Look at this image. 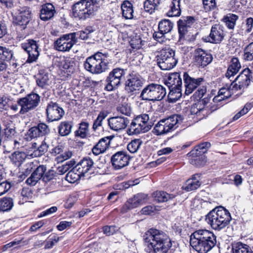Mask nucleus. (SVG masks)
<instances>
[{
    "instance_id": "obj_52",
    "label": "nucleus",
    "mask_w": 253,
    "mask_h": 253,
    "mask_svg": "<svg viewBox=\"0 0 253 253\" xmlns=\"http://www.w3.org/2000/svg\"><path fill=\"white\" fill-rule=\"evenodd\" d=\"M244 58L247 61L253 60V42L250 43L245 49Z\"/></svg>"
},
{
    "instance_id": "obj_17",
    "label": "nucleus",
    "mask_w": 253,
    "mask_h": 253,
    "mask_svg": "<svg viewBox=\"0 0 253 253\" xmlns=\"http://www.w3.org/2000/svg\"><path fill=\"white\" fill-rule=\"evenodd\" d=\"M22 48L28 54L27 62L32 63L35 61L39 56V46L36 41L28 40L21 44Z\"/></svg>"
},
{
    "instance_id": "obj_26",
    "label": "nucleus",
    "mask_w": 253,
    "mask_h": 253,
    "mask_svg": "<svg viewBox=\"0 0 253 253\" xmlns=\"http://www.w3.org/2000/svg\"><path fill=\"white\" fill-rule=\"evenodd\" d=\"M55 13V8L52 4H44L42 5L40 10V18L44 21H48L53 17Z\"/></svg>"
},
{
    "instance_id": "obj_43",
    "label": "nucleus",
    "mask_w": 253,
    "mask_h": 253,
    "mask_svg": "<svg viewBox=\"0 0 253 253\" xmlns=\"http://www.w3.org/2000/svg\"><path fill=\"white\" fill-rule=\"evenodd\" d=\"M161 0H146L144 2V8L146 12L153 13L160 3Z\"/></svg>"
},
{
    "instance_id": "obj_60",
    "label": "nucleus",
    "mask_w": 253,
    "mask_h": 253,
    "mask_svg": "<svg viewBox=\"0 0 253 253\" xmlns=\"http://www.w3.org/2000/svg\"><path fill=\"white\" fill-rule=\"evenodd\" d=\"M165 34H166L164 33H162V32L159 30L158 32H155L154 33L153 37L154 40L157 41L158 42L160 43H163L166 40L165 37Z\"/></svg>"
},
{
    "instance_id": "obj_34",
    "label": "nucleus",
    "mask_w": 253,
    "mask_h": 253,
    "mask_svg": "<svg viewBox=\"0 0 253 253\" xmlns=\"http://www.w3.org/2000/svg\"><path fill=\"white\" fill-rule=\"evenodd\" d=\"M73 124L72 122L65 121L61 122L58 126L59 134L61 136H68L72 131Z\"/></svg>"
},
{
    "instance_id": "obj_61",
    "label": "nucleus",
    "mask_w": 253,
    "mask_h": 253,
    "mask_svg": "<svg viewBox=\"0 0 253 253\" xmlns=\"http://www.w3.org/2000/svg\"><path fill=\"white\" fill-rule=\"evenodd\" d=\"M28 134L32 139L41 136L36 126L32 127L29 129Z\"/></svg>"
},
{
    "instance_id": "obj_54",
    "label": "nucleus",
    "mask_w": 253,
    "mask_h": 253,
    "mask_svg": "<svg viewBox=\"0 0 253 253\" xmlns=\"http://www.w3.org/2000/svg\"><path fill=\"white\" fill-rule=\"evenodd\" d=\"M117 110L118 112L126 115V116H130L131 114V108L127 104H123L117 107Z\"/></svg>"
},
{
    "instance_id": "obj_35",
    "label": "nucleus",
    "mask_w": 253,
    "mask_h": 253,
    "mask_svg": "<svg viewBox=\"0 0 253 253\" xmlns=\"http://www.w3.org/2000/svg\"><path fill=\"white\" fill-rule=\"evenodd\" d=\"M108 147V138H103L92 148V152L96 156L104 152Z\"/></svg>"
},
{
    "instance_id": "obj_19",
    "label": "nucleus",
    "mask_w": 253,
    "mask_h": 253,
    "mask_svg": "<svg viewBox=\"0 0 253 253\" xmlns=\"http://www.w3.org/2000/svg\"><path fill=\"white\" fill-rule=\"evenodd\" d=\"M194 59L197 66L204 68L212 61V56L208 51L202 48H197L194 51Z\"/></svg>"
},
{
    "instance_id": "obj_36",
    "label": "nucleus",
    "mask_w": 253,
    "mask_h": 253,
    "mask_svg": "<svg viewBox=\"0 0 253 253\" xmlns=\"http://www.w3.org/2000/svg\"><path fill=\"white\" fill-rule=\"evenodd\" d=\"M134 119L145 132L149 131L151 129L152 126L149 122V117L148 115L143 114L137 116Z\"/></svg>"
},
{
    "instance_id": "obj_21",
    "label": "nucleus",
    "mask_w": 253,
    "mask_h": 253,
    "mask_svg": "<svg viewBox=\"0 0 253 253\" xmlns=\"http://www.w3.org/2000/svg\"><path fill=\"white\" fill-rule=\"evenodd\" d=\"M129 120L127 117L117 116L108 119V124L110 128L116 131H119L125 129Z\"/></svg>"
},
{
    "instance_id": "obj_4",
    "label": "nucleus",
    "mask_w": 253,
    "mask_h": 253,
    "mask_svg": "<svg viewBox=\"0 0 253 253\" xmlns=\"http://www.w3.org/2000/svg\"><path fill=\"white\" fill-rule=\"evenodd\" d=\"M205 219L212 229L220 231L229 224L231 217L229 211L220 206L210 211Z\"/></svg>"
},
{
    "instance_id": "obj_56",
    "label": "nucleus",
    "mask_w": 253,
    "mask_h": 253,
    "mask_svg": "<svg viewBox=\"0 0 253 253\" xmlns=\"http://www.w3.org/2000/svg\"><path fill=\"white\" fill-rule=\"evenodd\" d=\"M60 240V237L55 235H51L48 238V240L46 241V244L44 247L45 249H49L52 248L56 243L58 242Z\"/></svg>"
},
{
    "instance_id": "obj_24",
    "label": "nucleus",
    "mask_w": 253,
    "mask_h": 253,
    "mask_svg": "<svg viewBox=\"0 0 253 253\" xmlns=\"http://www.w3.org/2000/svg\"><path fill=\"white\" fill-rule=\"evenodd\" d=\"M31 17V12L30 8L27 7H22L19 10L18 14L16 17V23L24 29L29 23Z\"/></svg>"
},
{
    "instance_id": "obj_5",
    "label": "nucleus",
    "mask_w": 253,
    "mask_h": 253,
    "mask_svg": "<svg viewBox=\"0 0 253 253\" xmlns=\"http://www.w3.org/2000/svg\"><path fill=\"white\" fill-rule=\"evenodd\" d=\"M73 16L81 20L93 17L98 10L97 3L93 0H81L72 7Z\"/></svg>"
},
{
    "instance_id": "obj_51",
    "label": "nucleus",
    "mask_w": 253,
    "mask_h": 253,
    "mask_svg": "<svg viewBox=\"0 0 253 253\" xmlns=\"http://www.w3.org/2000/svg\"><path fill=\"white\" fill-rule=\"evenodd\" d=\"M107 116V114L105 112L102 111L100 112L93 124L92 128L94 130H96L98 127L102 126V121Z\"/></svg>"
},
{
    "instance_id": "obj_30",
    "label": "nucleus",
    "mask_w": 253,
    "mask_h": 253,
    "mask_svg": "<svg viewBox=\"0 0 253 253\" xmlns=\"http://www.w3.org/2000/svg\"><path fill=\"white\" fill-rule=\"evenodd\" d=\"M12 55V52L9 49L0 46V71L6 69V65L4 61L10 60Z\"/></svg>"
},
{
    "instance_id": "obj_16",
    "label": "nucleus",
    "mask_w": 253,
    "mask_h": 253,
    "mask_svg": "<svg viewBox=\"0 0 253 253\" xmlns=\"http://www.w3.org/2000/svg\"><path fill=\"white\" fill-rule=\"evenodd\" d=\"M211 147V143L208 142H205L197 146L195 149L191 150L187 154V155L192 157L195 162V164L197 166L202 165L205 162V156L203 154L206 153L207 149ZM193 162V161H192Z\"/></svg>"
},
{
    "instance_id": "obj_18",
    "label": "nucleus",
    "mask_w": 253,
    "mask_h": 253,
    "mask_svg": "<svg viewBox=\"0 0 253 253\" xmlns=\"http://www.w3.org/2000/svg\"><path fill=\"white\" fill-rule=\"evenodd\" d=\"M129 156L125 151H118L111 157V162L114 169H120L129 164Z\"/></svg>"
},
{
    "instance_id": "obj_14",
    "label": "nucleus",
    "mask_w": 253,
    "mask_h": 253,
    "mask_svg": "<svg viewBox=\"0 0 253 253\" xmlns=\"http://www.w3.org/2000/svg\"><path fill=\"white\" fill-rule=\"evenodd\" d=\"M143 80L138 74L132 73L127 77L125 83V90L132 94L139 90L143 84Z\"/></svg>"
},
{
    "instance_id": "obj_64",
    "label": "nucleus",
    "mask_w": 253,
    "mask_h": 253,
    "mask_svg": "<svg viewBox=\"0 0 253 253\" xmlns=\"http://www.w3.org/2000/svg\"><path fill=\"white\" fill-rule=\"evenodd\" d=\"M243 27H245L246 28V31L251 32L253 27V18L252 17L248 18L246 20V24H243Z\"/></svg>"
},
{
    "instance_id": "obj_15",
    "label": "nucleus",
    "mask_w": 253,
    "mask_h": 253,
    "mask_svg": "<svg viewBox=\"0 0 253 253\" xmlns=\"http://www.w3.org/2000/svg\"><path fill=\"white\" fill-rule=\"evenodd\" d=\"M46 120L48 123L60 120L65 114L63 109L55 102H49L46 109Z\"/></svg>"
},
{
    "instance_id": "obj_8",
    "label": "nucleus",
    "mask_w": 253,
    "mask_h": 253,
    "mask_svg": "<svg viewBox=\"0 0 253 253\" xmlns=\"http://www.w3.org/2000/svg\"><path fill=\"white\" fill-rule=\"evenodd\" d=\"M166 93V88L163 86L151 83L144 87L140 93V98L145 101H160L164 98Z\"/></svg>"
},
{
    "instance_id": "obj_55",
    "label": "nucleus",
    "mask_w": 253,
    "mask_h": 253,
    "mask_svg": "<svg viewBox=\"0 0 253 253\" xmlns=\"http://www.w3.org/2000/svg\"><path fill=\"white\" fill-rule=\"evenodd\" d=\"M204 10L207 12L213 10L216 6L215 0H202Z\"/></svg>"
},
{
    "instance_id": "obj_31",
    "label": "nucleus",
    "mask_w": 253,
    "mask_h": 253,
    "mask_svg": "<svg viewBox=\"0 0 253 253\" xmlns=\"http://www.w3.org/2000/svg\"><path fill=\"white\" fill-rule=\"evenodd\" d=\"M194 18L192 17H182L177 22L178 31L180 35L185 34L187 27H190L194 22Z\"/></svg>"
},
{
    "instance_id": "obj_59",
    "label": "nucleus",
    "mask_w": 253,
    "mask_h": 253,
    "mask_svg": "<svg viewBox=\"0 0 253 253\" xmlns=\"http://www.w3.org/2000/svg\"><path fill=\"white\" fill-rule=\"evenodd\" d=\"M118 229L119 228L116 226H105L103 228V231L106 235L110 236L114 234Z\"/></svg>"
},
{
    "instance_id": "obj_57",
    "label": "nucleus",
    "mask_w": 253,
    "mask_h": 253,
    "mask_svg": "<svg viewBox=\"0 0 253 253\" xmlns=\"http://www.w3.org/2000/svg\"><path fill=\"white\" fill-rule=\"evenodd\" d=\"M36 127L41 136L47 134L50 131L48 126L45 123H40Z\"/></svg>"
},
{
    "instance_id": "obj_20",
    "label": "nucleus",
    "mask_w": 253,
    "mask_h": 253,
    "mask_svg": "<svg viewBox=\"0 0 253 253\" xmlns=\"http://www.w3.org/2000/svg\"><path fill=\"white\" fill-rule=\"evenodd\" d=\"M183 81L185 88V94L188 95L204 82V79L203 78H194L190 76L187 73H184Z\"/></svg>"
},
{
    "instance_id": "obj_2",
    "label": "nucleus",
    "mask_w": 253,
    "mask_h": 253,
    "mask_svg": "<svg viewBox=\"0 0 253 253\" xmlns=\"http://www.w3.org/2000/svg\"><path fill=\"white\" fill-rule=\"evenodd\" d=\"M216 243V236L212 232L207 229L197 230L190 236V245L199 253H207Z\"/></svg>"
},
{
    "instance_id": "obj_13",
    "label": "nucleus",
    "mask_w": 253,
    "mask_h": 253,
    "mask_svg": "<svg viewBox=\"0 0 253 253\" xmlns=\"http://www.w3.org/2000/svg\"><path fill=\"white\" fill-rule=\"evenodd\" d=\"M126 71L122 68H116L111 71L106 80L107 84L105 89L112 91L117 88L121 84V81L126 74Z\"/></svg>"
},
{
    "instance_id": "obj_38",
    "label": "nucleus",
    "mask_w": 253,
    "mask_h": 253,
    "mask_svg": "<svg viewBox=\"0 0 253 253\" xmlns=\"http://www.w3.org/2000/svg\"><path fill=\"white\" fill-rule=\"evenodd\" d=\"M153 197L155 201L158 202H165L175 197L174 195H170L164 191H156L153 193Z\"/></svg>"
},
{
    "instance_id": "obj_29",
    "label": "nucleus",
    "mask_w": 253,
    "mask_h": 253,
    "mask_svg": "<svg viewBox=\"0 0 253 253\" xmlns=\"http://www.w3.org/2000/svg\"><path fill=\"white\" fill-rule=\"evenodd\" d=\"M200 175L199 174L193 175L191 178L188 179L183 186V189L191 191L198 189L201 184Z\"/></svg>"
},
{
    "instance_id": "obj_40",
    "label": "nucleus",
    "mask_w": 253,
    "mask_h": 253,
    "mask_svg": "<svg viewBox=\"0 0 253 253\" xmlns=\"http://www.w3.org/2000/svg\"><path fill=\"white\" fill-rule=\"evenodd\" d=\"M232 249L233 253H253V251L250 246L240 242L235 244Z\"/></svg>"
},
{
    "instance_id": "obj_3",
    "label": "nucleus",
    "mask_w": 253,
    "mask_h": 253,
    "mask_svg": "<svg viewBox=\"0 0 253 253\" xmlns=\"http://www.w3.org/2000/svg\"><path fill=\"white\" fill-rule=\"evenodd\" d=\"M251 77V73L250 69H245L233 81L229 87H223L219 89L218 94L212 99L213 102H219L229 98L234 92L245 89L250 84Z\"/></svg>"
},
{
    "instance_id": "obj_11",
    "label": "nucleus",
    "mask_w": 253,
    "mask_h": 253,
    "mask_svg": "<svg viewBox=\"0 0 253 253\" xmlns=\"http://www.w3.org/2000/svg\"><path fill=\"white\" fill-rule=\"evenodd\" d=\"M40 98L39 94L31 93L25 97L19 99L17 102L21 107L19 112V114L23 115L35 109L39 105Z\"/></svg>"
},
{
    "instance_id": "obj_58",
    "label": "nucleus",
    "mask_w": 253,
    "mask_h": 253,
    "mask_svg": "<svg viewBox=\"0 0 253 253\" xmlns=\"http://www.w3.org/2000/svg\"><path fill=\"white\" fill-rule=\"evenodd\" d=\"M46 170V169L44 166L40 165L36 168L33 173L40 180L43 176Z\"/></svg>"
},
{
    "instance_id": "obj_12",
    "label": "nucleus",
    "mask_w": 253,
    "mask_h": 253,
    "mask_svg": "<svg viewBox=\"0 0 253 253\" xmlns=\"http://www.w3.org/2000/svg\"><path fill=\"white\" fill-rule=\"evenodd\" d=\"M77 41V39L75 33L65 34L58 38L54 42V47L56 50L59 51H69Z\"/></svg>"
},
{
    "instance_id": "obj_50",
    "label": "nucleus",
    "mask_w": 253,
    "mask_h": 253,
    "mask_svg": "<svg viewBox=\"0 0 253 253\" xmlns=\"http://www.w3.org/2000/svg\"><path fill=\"white\" fill-rule=\"evenodd\" d=\"M62 66L67 72L69 73H73L74 66V62L73 59L67 58L64 59L62 63Z\"/></svg>"
},
{
    "instance_id": "obj_45",
    "label": "nucleus",
    "mask_w": 253,
    "mask_h": 253,
    "mask_svg": "<svg viewBox=\"0 0 253 253\" xmlns=\"http://www.w3.org/2000/svg\"><path fill=\"white\" fill-rule=\"evenodd\" d=\"M238 16L232 13L227 14L223 18V21L225 23L226 26L229 29H233Z\"/></svg>"
},
{
    "instance_id": "obj_42",
    "label": "nucleus",
    "mask_w": 253,
    "mask_h": 253,
    "mask_svg": "<svg viewBox=\"0 0 253 253\" xmlns=\"http://www.w3.org/2000/svg\"><path fill=\"white\" fill-rule=\"evenodd\" d=\"M14 203L12 198L4 197L0 200V211H8L13 207Z\"/></svg>"
},
{
    "instance_id": "obj_7",
    "label": "nucleus",
    "mask_w": 253,
    "mask_h": 253,
    "mask_svg": "<svg viewBox=\"0 0 253 253\" xmlns=\"http://www.w3.org/2000/svg\"><path fill=\"white\" fill-rule=\"evenodd\" d=\"M158 66L162 70H169L172 69L177 63L175 57V50L170 47L163 48L156 57Z\"/></svg>"
},
{
    "instance_id": "obj_6",
    "label": "nucleus",
    "mask_w": 253,
    "mask_h": 253,
    "mask_svg": "<svg viewBox=\"0 0 253 253\" xmlns=\"http://www.w3.org/2000/svg\"><path fill=\"white\" fill-rule=\"evenodd\" d=\"M108 54L97 52L86 58L84 63V68L92 74H99L104 72L107 67L106 59Z\"/></svg>"
},
{
    "instance_id": "obj_44",
    "label": "nucleus",
    "mask_w": 253,
    "mask_h": 253,
    "mask_svg": "<svg viewBox=\"0 0 253 253\" xmlns=\"http://www.w3.org/2000/svg\"><path fill=\"white\" fill-rule=\"evenodd\" d=\"M49 82L48 73H44V71L42 70L40 71L37 79V84L38 86L43 88L49 85Z\"/></svg>"
},
{
    "instance_id": "obj_25",
    "label": "nucleus",
    "mask_w": 253,
    "mask_h": 253,
    "mask_svg": "<svg viewBox=\"0 0 253 253\" xmlns=\"http://www.w3.org/2000/svg\"><path fill=\"white\" fill-rule=\"evenodd\" d=\"M147 199V195L144 194H137L132 198L129 199L123 206L124 211L130 210L144 203Z\"/></svg>"
},
{
    "instance_id": "obj_63",
    "label": "nucleus",
    "mask_w": 253,
    "mask_h": 253,
    "mask_svg": "<svg viewBox=\"0 0 253 253\" xmlns=\"http://www.w3.org/2000/svg\"><path fill=\"white\" fill-rule=\"evenodd\" d=\"M141 40L140 39H132L130 42V45L133 49H139L141 47Z\"/></svg>"
},
{
    "instance_id": "obj_48",
    "label": "nucleus",
    "mask_w": 253,
    "mask_h": 253,
    "mask_svg": "<svg viewBox=\"0 0 253 253\" xmlns=\"http://www.w3.org/2000/svg\"><path fill=\"white\" fill-rule=\"evenodd\" d=\"M142 144V141L139 139L132 140L127 145V150L131 153H135L139 149Z\"/></svg>"
},
{
    "instance_id": "obj_9",
    "label": "nucleus",
    "mask_w": 253,
    "mask_h": 253,
    "mask_svg": "<svg viewBox=\"0 0 253 253\" xmlns=\"http://www.w3.org/2000/svg\"><path fill=\"white\" fill-rule=\"evenodd\" d=\"M182 120V117L178 114L162 119L155 125L154 133L157 135H160L172 132L178 127V124Z\"/></svg>"
},
{
    "instance_id": "obj_1",
    "label": "nucleus",
    "mask_w": 253,
    "mask_h": 253,
    "mask_svg": "<svg viewBox=\"0 0 253 253\" xmlns=\"http://www.w3.org/2000/svg\"><path fill=\"white\" fill-rule=\"evenodd\" d=\"M144 244L153 253H167L172 246L169 236L163 231L151 228L143 236Z\"/></svg>"
},
{
    "instance_id": "obj_23",
    "label": "nucleus",
    "mask_w": 253,
    "mask_h": 253,
    "mask_svg": "<svg viewBox=\"0 0 253 253\" xmlns=\"http://www.w3.org/2000/svg\"><path fill=\"white\" fill-rule=\"evenodd\" d=\"M224 33L222 27L219 24H215L212 26L211 33L208 37V42L213 43H220L223 39Z\"/></svg>"
},
{
    "instance_id": "obj_33",
    "label": "nucleus",
    "mask_w": 253,
    "mask_h": 253,
    "mask_svg": "<svg viewBox=\"0 0 253 253\" xmlns=\"http://www.w3.org/2000/svg\"><path fill=\"white\" fill-rule=\"evenodd\" d=\"M121 9L123 16L126 19H131L133 17V7L132 4L128 0L124 1L122 4Z\"/></svg>"
},
{
    "instance_id": "obj_37",
    "label": "nucleus",
    "mask_w": 253,
    "mask_h": 253,
    "mask_svg": "<svg viewBox=\"0 0 253 253\" xmlns=\"http://www.w3.org/2000/svg\"><path fill=\"white\" fill-rule=\"evenodd\" d=\"M27 157V155L25 152L16 151L13 153L9 158L14 165L19 167L24 162Z\"/></svg>"
},
{
    "instance_id": "obj_22",
    "label": "nucleus",
    "mask_w": 253,
    "mask_h": 253,
    "mask_svg": "<svg viewBox=\"0 0 253 253\" xmlns=\"http://www.w3.org/2000/svg\"><path fill=\"white\" fill-rule=\"evenodd\" d=\"M206 104L207 103L205 99L194 104L191 108V114L197 115L200 117V119L207 116L210 112L208 107L206 106Z\"/></svg>"
},
{
    "instance_id": "obj_28",
    "label": "nucleus",
    "mask_w": 253,
    "mask_h": 253,
    "mask_svg": "<svg viewBox=\"0 0 253 253\" xmlns=\"http://www.w3.org/2000/svg\"><path fill=\"white\" fill-rule=\"evenodd\" d=\"M93 164L92 160L89 157L84 158L75 167V170H79L80 173L84 175L93 167Z\"/></svg>"
},
{
    "instance_id": "obj_27",
    "label": "nucleus",
    "mask_w": 253,
    "mask_h": 253,
    "mask_svg": "<svg viewBox=\"0 0 253 253\" xmlns=\"http://www.w3.org/2000/svg\"><path fill=\"white\" fill-rule=\"evenodd\" d=\"M241 67V66L238 59L235 57L233 58L228 67L225 77L230 81H232V78L239 72Z\"/></svg>"
},
{
    "instance_id": "obj_46",
    "label": "nucleus",
    "mask_w": 253,
    "mask_h": 253,
    "mask_svg": "<svg viewBox=\"0 0 253 253\" xmlns=\"http://www.w3.org/2000/svg\"><path fill=\"white\" fill-rule=\"evenodd\" d=\"M89 124L87 122H82L80 124L79 129L75 132V136L84 138L88 133Z\"/></svg>"
},
{
    "instance_id": "obj_62",
    "label": "nucleus",
    "mask_w": 253,
    "mask_h": 253,
    "mask_svg": "<svg viewBox=\"0 0 253 253\" xmlns=\"http://www.w3.org/2000/svg\"><path fill=\"white\" fill-rule=\"evenodd\" d=\"M8 99L5 96L0 97V110H7L8 108Z\"/></svg>"
},
{
    "instance_id": "obj_10",
    "label": "nucleus",
    "mask_w": 253,
    "mask_h": 253,
    "mask_svg": "<svg viewBox=\"0 0 253 253\" xmlns=\"http://www.w3.org/2000/svg\"><path fill=\"white\" fill-rule=\"evenodd\" d=\"M165 84L169 89V99L175 101L181 96L182 80L179 73H169L165 80Z\"/></svg>"
},
{
    "instance_id": "obj_53",
    "label": "nucleus",
    "mask_w": 253,
    "mask_h": 253,
    "mask_svg": "<svg viewBox=\"0 0 253 253\" xmlns=\"http://www.w3.org/2000/svg\"><path fill=\"white\" fill-rule=\"evenodd\" d=\"M47 145L45 143L42 142L41 145L38 147V149L34 151L30 156L33 158L41 156L42 155L47 151Z\"/></svg>"
},
{
    "instance_id": "obj_32",
    "label": "nucleus",
    "mask_w": 253,
    "mask_h": 253,
    "mask_svg": "<svg viewBox=\"0 0 253 253\" xmlns=\"http://www.w3.org/2000/svg\"><path fill=\"white\" fill-rule=\"evenodd\" d=\"M180 0H169V8L167 12L169 17L178 16L181 14Z\"/></svg>"
},
{
    "instance_id": "obj_41",
    "label": "nucleus",
    "mask_w": 253,
    "mask_h": 253,
    "mask_svg": "<svg viewBox=\"0 0 253 253\" xmlns=\"http://www.w3.org/2000/svg\"><path fill=\"white\" fill-rule=\"evenodd\" d=\"M173 27V23L169 20L163 19L159 22L158 29L162 33L168 34L171 31Z\"/></svg>"
},
{
    "instance_id": "obj_47",
    "label": "nucleus",
    "mask_w": 253,
    "mask_h": 253,
    "mask_svg": "<svg viewBox=\"0 0 253 253\" xmlns=\"http://www.w3.org/2000/svg\"><path fill=\"white\" fill-rule=\"evenodd\" d=\"M75 170L74 167L66 175V179L70 183H75L81 176H84L82 173H80L79 170Z\"/></svg>"
},
{
    "instance_id": "obj_39",
    "label": "nucleus",
    "mask_w": 253,
    "mask_h": 253,
    "mask_svg": "<svg viewBox=\"0 0 253 253\" xmlns=\"http://www.w3.org/2000/svg\"><path fill=\"white\" fill-rule=\"evenodd\" d=\"M144 132H146L143 130L139 124L137 123L136 121L133 119L127 130V133L128 135H131Z\"/></svg>"
},
{
    "instance_id": "obj_49",
    "label": "nucleus",
    "mask_w": 253,
    "mask_h": 253,
    "mask_svg": "<svg viewBox=\"0 0 253 253\" xmlns=\"http://www.w3.org/2000/svg\"><path fill=\"white\" fill-rule=\"evenodd\" d=\"M72 156L73 153L71 151L69 150H63L61 154L56 157L55 161L57 163H62L71 158Z\"/></svg>"
}]
</instances>
